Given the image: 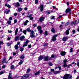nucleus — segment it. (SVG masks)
Returning <instances> with one entry per match:
<instances>
[{"label":"nucleus","instance_id":"f257e3e1","mask_svg":"<svg viewBox=\"0 0 79 79\" xmlns=\"http://www.w3.org/2000/svg\"><path fill=\"white\" fill-rule=\"evenodd\" d=\"M72 79V75H70V74H65L63 77V79Z\"/></svg>","mask_w":79,"mask_h":79},{"label":"nucleus","instance_id":"f03ea898","mask_svg":"<svg viewBox=\"0 0 79 79\" xmlns=\"http://www.w3.org/2000/svg\"><path fill=\"white\" fill-rule=\"evenodd\" d=\"M30 76V75H29V74H27L26 75H25L24 76H23L22 79H27Z\"/></svg>","mask_w":79,"mask_h":79},{"label":"nucleus","instance_id":"7ed1b4c3","mask_svg":"<svg viewBox=\"0 0 79 79\" xmlns=\"http://www.w3.org/2000/svg\"><path fill=\"white\" fill-rule=\"evenodd\" d=\"M58 35L56 34L54 35L52 37V40L53 42H54V41H56V37H57Z\"/></svg>","mask_w":79,"mask_h":79},{"label":"nucleus","instance_id":"20e7f679","mask_svg":"<svg viewBox=\"0 0 79 79\" xmlns=\"http://www.w3.org/2000/svg\"><path fill=\"white\" fill-rule=\"evenodd\" d=\"M44 59L45 60V61H49L51 60V58L49 57L48 56H44Z\"/></svg>","mask_w":79,"mask_h":79},{"label":"nucleus","instance_id":"39448f33","mask_svg":"<svg viewBox=\"0 0 79 79\" xmlns=\"http://www.w3.org/2000/svg\"><path fill=\"white\" fill-rule=\"evenodd\" d=\"M31 35H30V37H31V38H34V37H35V36L34 35V31H31Z\"/></svg>","mask_w":79,"mask_h":79},{"label":"nucleus","instance_id":"423d86ee","mask_svg":"<svg viewBox=\"0 0 79 79\" xmlns=\"http://www.w3.org/2000/svg\"><path fill=\"white\" fill-rule=\"evenodd\" d=\"M45 17H41L39 19V21L40 22V23H42V22H43L44 21V20L45 19Z\"/></svg>","mask_w":79,"mask_h":79},{"label":"nucleus","instance_id":"0eeeda50","mask_svg":"<svg viewBox=\"0 0 79 79\" xmlns=\"http://www.w3.org/2000/svg\"><path fill=\"white\" fill-rule=\"evenodd\" d=\"M71 8H69L66 9L65 13H71Z\"/></svg>","mask_w":79,"mask_h":79},{"label":"nucleus","instance_id":"6e6552de","mask_svg":"<svg viewBox=\"0 0 79 79\" xmlns=\"http://www.w3.org/2000/svg\"><path fill=\"white\" fill-rule=\"evenodd\" d=\"M6 63V64H7L8 63V61L7 62H6V58H4L3 59V61H2V64H3V63Z\"/></svg>","mask_w":79,"mask_h":79},{"label":"nucleus","instance_id":"1a4fd4ad","mask_svg":"<svg viewBox=\"0 0 79 79\" xmlns=\"http://www.w3.org/2000/svg\"><path fill=\"white\" fill-rule=\"evenodd\" d=\"M32 15L30 14L29 16H27V18H29L30 20H32L34 19V17H32Z\"/></svg>","mask_w":79,"mask_h":79},{"label":"nucleus","instance_id":"9d476101","mask_svg":"<svg viewBox=\"0 0 79 79\" xmlns=\"http://www.w3.org/2000/svg\"><path fill=\"white\" fill-rule=\"evenodd\" d=\"M39 8L40 9V10L41 11V12H42V11H43V10H44V5H41L40 7H39Z\"/></svg>","mask_w":79,"mask_h":79},{"label":"nucleus","instance_id":"9b49d317","mask_svg":"<svg viewBox=\"0 0 79 79\" xmlns=\"http://www.w3.org/2000/svg\"><path fill=\"white\" fill-rule=\"evenodd\" d=\"M28 43H29V40H27L24 43V44L23 45V47H26V46H27Z\"/></svg>","mask_w":79,"mask_h":79},{"label":"nucleus","instance_id":"f8f14e48","mask_svg":"<svg viewBox=\"0 0 79 79\" xmlns=\"http://www.w3.org/2000/svg\"><path fill=\"white\" fill-rule=\"evenodd\" d=\"M24 39H25V36L24 35H23L19 38L20 40L21 41H23Z\"/></svg>","mask_w":79,"mask_h":79},{"label":"nucleus","instance_id":"ddd939ff","mask_svg":"<svg viewBox=\"0 0 79 79\" xmlns=\"http://www.w3.org/2000/svg\"><path fill=\"white\" fill-rule=\"evenodd\" d=\"M14 5L16 7H18V6H20V4H19V2H18L16 3H14Z\"/></svg>","mask_w":79,"mask_h":79},{"label":"nucleus","instance_id":"4468645a","mask_svg":"<svg viewBox=\"0 0 79 79\" xmlns=\"http://www.w3.org/2000/svg\"><path fill=\"white\" fill-rule=\"evenodd\" d=\"M60 54L62 56H64L66 54V52H65L62 51L60 52Z\"/></svg>","mask_w":79,"mask_h":79},{"label":"nucleus","instance_id":"2eb2a0df","mask_svg":"<svg viewBox=\"0 0 79 79\" xmlns=\"http://www.w3.org/2000/svg\"><path fill=\"white\" fill-rule=\"evenodd\" d=\"M68 39V38L67 37H64L63 38L62 40L63 41H64V42H66V41Z\"/></svg>","mask_w":79,"mask_h":79},{"label":"nucleus","instance_id":"dca6fc26","mask_svg":"<svg viewBox=\"0 0 79 79\" xmlns=\"http://www.w3.org/2000/svg\"><path fill=\"white\" fill-rule=\"evenodd\" d=\"M29 23V21L27 20L24 23H23V24L24 26H26V25H27V23Z\"/></svg>","mask_w":79,"mask_h":79},{"label":"nucleus","instance_id":"f3484780","mask_svg":"<svg viewBox=\"0 0 79 79\" xmlns=\"http://www.w3.org/2000/svg\"><path fill=\"white\" fill-rule=\"evenodd\" d=\"M76 21H74L71 23V26H74V25H76Z\"/></svg>","mask_w":79,"mask_h":79},{"label":"nucleus","instance_id":"a211bd4d","mask_svg":"<svg viewBox=\"0 0 79 79\" xmlns=\"http://www.w3.org/2000/svg\"><path fill=\"white\" fill-rule=\"evenodd\" d=\"M8 79H13V78L11 77V74L10 73L8 76Z\"/></svg>","mask_w":79,"mask_h":79},{"label":"nucleus","instance_id":"6ab92c4d","mask_svg":"<svg viewBox=\"0 0 79 79\" xmlns=\"http://www.w3.org/2000/svg\"><path fill=\"white\" fill-rule=\"evenodd\" d=\"M61 72L60 71H56L54 72V74H59Z\"/></svg>","mask_w":79,"mask_h":79},{"label":"nucleus","instance_id":"aec40b11","mask_svg":"<svg viewBox=\"0 0 79 79\" xmlns=\"http://www.w3.org/2000/svg\"><path fill=\"white\" fill-rule=\"evenodd\" d=\"M42 59H43V57L42 56H40L38 58V60L39 61H40V60H42Z\"/></svg>","mask_w":79,"mask_h":79},{"label":"nucleus","instance_id":"412c9836","mask_svg":"<svg viewBox=\"0 0 79 79\" xmlns=\"http://www.w3.org/2000/svg\"><path fill=\"white\" fill-rule=\"evenodd\" d=\"M23 8L19 7V8H18V12H20V11H22V10H23Z\"/></svg>","mask_w":79,"mask_h":79},{"label":"nucleus","instance_id":"4be33fe9","mask_svg":"<svg viewBox=\"0 0 79 79\" xmlns=\"http://www.w3.org/2000/svg\"><path fill=\"white\" fill-rule=\"evenodd\" d=\"M51 31L53 33H55L56 32V31H55V29H54V28H52L51 29Z\"/></svg>","mask_w":79,"mask_h":79},{"label":"nucleus","instance_id":"5701e85b","mask_svg":"<svg viewBox=\"0 0 79 79\" xmlns=\"http://www.w3.org/2000/svg\"><path fill=\"white\" fill-rule=\"evenodd\" d=\"M18 32V29L16 28V30L15 31V35H17Z\"/></svg>","mask_w":79,"mask_h":79},{"label":"nucleus","instance_id":"b1692460","mask_svg":"<svg viewBox=\"0 0 79 79\" xmlns=\"http://www.w3.org/2000/svg\"><path fill=\"white\" fill-rule=\"evenodd\" d=\"M70 28H69L66 31V35H68L69 34V31H70Z\"/></svg>","mask_w":79,"mask_h":79},{"label":"nucleus","instance_id":"393cba45","mask_svg":"<svg viewBox=\"0 0 79 79\" xmlns=\"http://www.w3.org/2000/svg\"><path fill=\"white\" fill-rule=\"evenodd\" d=\"M55 71V70H54V69H51V72H49V73H50V74H52V73H53V72H54Z\"/></svg>","mask_w":79,"mask_h":79},{"label":"nucleus","instance_id":"a878e982","mask_svg":"<svg viewBox=\"0 0 79 79\" xmlns=\"http://www.w3.org/2000/svg\"><path fill=\"white\" fill-rule=\"evenodd\" d=\"M23 63V60H20L19 63V65H21V64H22Z\"/></svg>","mask_w":79,"mask_h":79},{"label":"nucleus","instance_id":"bb28decb","mask_svg":"<svg viewBox=\"0 0 79 79\" xmlns=\"http://www.w3.org/2000/svg\"><path fill=\"white\" fill-rule=\"evenodd\" d=\"M5 6H7L8 8H11V6L10 5L7 4V3H6L5 4Z\"/></svg>","mask_w":79,"mask_h":79},{"label":"nucleus","instance_id":"cd10ccee","mask_svg":"<svg viewBox=\"0 0 79 79\" xmlns=\"http://www.w3.org/2000/svg\"><path fill=\"white\" fill-rule=\"evenodd\" d=\"M15 40L16 41L19 40V36H16L15 38Z\"/></svg>","mask_w":79,"mask_h":79},{"label":"nucleus","instance_id":"c85d7f7f","mask_svg":"<svg viewBox=\"0 0 79 79\" xmlns=\"http://www.w3.org/2000/svg\"><path fill=\"white\" fill-rule=\"evenodd\" d=\"M25 57H24V55H21L20 56V59H24Z\"/></svg>","mask_w":79,"mask_h":79},{"label":"nucleus","instance_id":"c756f323","mask_svg":"<svg viewBox=\"0 0 79 79\" xmlns=\"http://www.w3.org/2000/svg\"><path fill=\"white\" fill-rule=\"evenodd\" d=\"M15 50H18V45H16L15 46Z\"/></svg>","mask_w":79,"mask_h":79},{"label":"nucleus","instance_id":"7c9ffc66","mask_svg":"<svg viewBox=\"0 0 79 79\" xmlns=\"http://www.w3.org/2000/svg\"><path fill=\"white\" fill-rule=\"evenodd\" d=\"M23 33L25 34V35H26V33H27V31L26 30H24L23 31Z\"/></svg>","mask_w":79,"mask_h":79},{"label":"nucleus","instance_id":"2f4dec72","mask_svg":"<svg viewBox=\"0 0 79 79\" xmlns=\"http://www.w3.org/2000/svg\"><path fill=\"white\" fill-rule=\"evenodd\" d=\"M10 68L12 69H15V66H14V65H12L11 66Z\"/></svg>","mask_w":79,"mask_h":79},{"label":"nucleus","instance_id":"473e14b6","mask_svg":"<svg viewBox=\"0 0 79 79\" xmlns=\"http://www.w3.org/2000/svg\"><path fill=\"white\" fill-rule=\"evenodd\" d=\"M37 29H38L39 31L40 30H41V29H42V27H41L40 26H38L37 27Z\"/></svg>","mask_w":79,"mask_h":79},{"label":"nucleus","instance_id":"72a5a7b5","mask_svg":"<svg viewBox=\"0 0 79 79\" xmlns=\"http://www.w3.org/2000/svg\"><path fill=\"white\" fill-rule=\"evenodd\" d=\"M40 71H39L38 72L35 73V75H38V74H40Z\"/></svg>","mask_w":79,"mask_h":79},{"label":"nucleus","instance_id":"f704fd0d","mask_svg":"<svg viewBox=\"0 0 79 79\" xmlns=\"http://www.w3.org/2000/svg\"><path fill=\"white\" fill-rule=\"evenodd\" d=\"M30 71H31V69H27V73H29V72H30Z\"/></svg>","mask_w":79,"mask_h":79},{"label":"nucleus","instance_id":"c9c22d12","mask_svg":"<svg viewBox=\"0 0 79 79\" xmlns=\"http://www.w3.org/2000/svg\"><path fill=\"white\" fill-rule=\"evenodd\" d=\"M27 31L28 32H31V30L30 29V28H28L27 29Z\"/></svg>","mask_w":79,"mask_h":79},{"label":"nucleus","instance_id":"e433bc0d","mask_svg":"<svg viewBox=\"0 0 79 79\" xmlns=\"http://www.w3.org/2000/svg\"><path fill=\"white\" fill-rule=\"evenodd\" d=\"M48 45V43H45L43 45V46L44 47H47V45Z\"/></svg>","mask_w":79,"mask_h":79},{"label":"nucleus","instance_id":"4c0bfd02","mask_svg":"<svg viewBox=\"0 0 79 79\" xmlns=\"http://www.w3.org/2000/svg\"><path fill=\"white\" fill-rule=\"evenodd\" d=\"M48 64L49 65V66H52L53 64H52V63L49 62L48 63Z\"/></svg>","mask_w":79,"mask_h":79},{"label":"nucleus","instance_id":"58836bf2","mask_svg":"<svg viewBox=\"0 0 79 79\" xmlns=\"http://www.w3.org/2000/svg\"><path fill=\"white\" fill-rule=\"evenodd\" d=\"M39 31H40V34H42V32H43V31L42 30H40Z\"/></svg>","mask_w":79,"mask_h":79},{"label":"nucleus","instance_id":"ea45409f","mask_svg":"<svg viewBox=\"0 0 79 79\" xmlns=\"http://www.w3.org/2000/svg\"><path fill=\"white\" fill-rule=\"evenodd\" d=\"M51 19H55V18L54 16H51Z\"/></svg>","mask_w":79,"mask_h":79},{"label":"nucleus","instance_id":"a19ab883","mask_svg":"<svg viewBox=\"0 0 79 79\" xmlns=\"http://www.w3.org/2000/svg\"><path fill=\"white\" fill-rule=\"evenodd\" d=\"M44 35H48V32H47V31H46L44 33Z\"/></svg>","mask_w":79,"mask_h":79},{"label":"nucleus","instance_id":"79ce46f5","mask_svg":"<svg viewBox=\"0 0 79 79\" xmlns=\"http://www.w3.org/2000/svg\"><path fill=\"white\" fill-rule=\"evenodd\" d=\"M20 50L21 51V52H23V51L24 50V48H20Z\"/></svg>","mask_w":79,"mask_h":79},{"label":"nucleus","instance_id":"37998d69","mask_svg":"<svg viewBox=\"0 0 79 79\" xmlns=\"http://www.w3.org/2000/svg\"><path fill=\"white\" fill-rule=\"evenodd\" d=\"M9 12H10V10H6V11L5 12L6 14H7V13H9Z\"/></svg>","mask_w":79,"mask_h":79},{"label":"nucleus","instance_id":"c03bdc74","mask_svg":"<svg viewBox=\"0 0 79 79\" xmlns=\"http://www.w3.org/2000/svg\"><path fill=\"white\" fill-rule=\"evenodd\" d=\"M7 24H11V22L9 20L7 21Z\"/></svg>","mask_w":79,"mask_h":79},{"label":"nucleus","instance_id":"a18cd8bd","mask_svg":"<svg viewBox=\"0 0 79 79\" xmlns=\"http://www.w3.org/2000/svg\"><path fill=\"white\" fill-rule=\"evenodd\" d=\"M67 66V64H66V63H64V65H63V66H64V67H66Z\"/></svg>","mask_w":79,"mask_h":79},{"label":"nucleus","instance_id":"49530a36","mask_svg":"<svg viewBox=\"0 0 79 79\" xmlns=\"http://www.w3.org/2000/svg\"><path fill=\"white\" fill-rule=\"evenodd\" d=\"M35 4H37L38 3V0H35Z\"/></svg>","mask_w":79,"mask_h":79},{"label":"nucleus","instance_id":"de8ad7c7","mask_svg":"<svg viewBox=\"0 0 79 79\" xmlns=\"http://www.w3.org/2000/svg\"><path fill=\"white\" fill-rule=\"evenodd\" d=\"M73 34H75L76 33V31L74 30H73Z\"/></svg>","mask_w":79,"mask_h":79},{"label":"nucleus","instance_id":"09e8293b","mask_svg":"<svg viewBox=\"0 0 79 79\" xmlns=\"http://www.w3.org/2000/svg\"><path fill=\"white\" fill-rule=\"evenodd\" d=\"M17 15H18L17 13H15L14 14V16H17Z\"/></svg>","mask_w":79,"mask_h":79},{"label":"nucleus","instance_id":"8fccbe9b","mask_svg":"<svg viewBox=\"0 0 79 79\" xmlns=\"http://www.w3.org/2000/svg\"><path fill=\"white\" fill-rule=\"evenodd\" d=\"M52 12H53V11H49L47 12V13L48 14H50V13H52Z\"/></svg>","mask_w":79,"mask_h":79},{"label":"nucleus","instance_id":"3c124183","mask_svg":"<svg viewBox=\"0 0 79 79\" xmlns=\"http://www.w3.org/2000/svg\"><path fill=\"white\" fill-rule=\"evenodd\" d=\"M6 67V65H3L2 66V68L3 69L4 68H5Z\"/></svg>","mask_w":79,"mask_h":79},{"label":"nucleus","instance_id":"603ef678","mask_svg":"<svg viewBox=\"0 0 79 79\" xmlns=\"http://www.w3.org/2000/svg\"><path fill=\"white\" fill-rule=\"evenodd\" d=\"M17 23V20L15 19L14 20V24H15Z\"/></svg>","mask_w":79,"mask_h":79},{"label":"nucleus","instance_id":"864d4df0","mask_svg":"<svg viewBox=\"0 0 79 79\" xmlns=\"http://www.w3.org/2000/svg\"><path fill=\"white\" fill-rule=\"evenodd\" d=\"M9 19L10 20H12V19H13V18H12V17H10Z\"/></svg>","mask_w":79,"mask_h":79},{"label":"nucleus","instance_id":"5fc2aeb1","mask_svg":"<svg viewBox=\"0 0 79 79\" xmlns=\"http://www.w3.org/2000/svg\"><path fill=\"white\" fill-rule=\"evenodd\" d=\"M64 63H66V62H67V60H64Z\"/></svg>","mask_w":79,"mask_h":79},{"label":"nucleus","instance_id":"6e6d98bb","mask_svg":"<svg viewBox=\"0 0 79 79\" xmlns=\"http://www.w3.org/2000/svg\"><path fill=\"white\" fill-rule=\"evenodd\" d=\"M73 48H71L70 49V52H73Z\"/></svg>","mask_w":79,"mask_h":79},{"label":"nucleus","instance_id":"4d7b16f0","mask_svg":"<svg viewBox=\"0 0 79 79\" xmlns=\"http://www.w3.org/2000/svg\"><path fill=\"white\" fill-rule=\"evenodd\" d=\"M3 73H4V72H0V75H2V74H3Z\"/></svg>","mask_w":79,"mask_h":79},{"label":"nucleus","instance_id":"13d9d810","mask_svg":"<svg viewBox=\"0 0 79 79\" xmlns=\"http://www.w3.org/2000/svg\"><path fill=\"white\" fill-rule=\"evenodd\" d=\"M63 15H60L59 16V18L60 19V18H62V17H63Z\"/></svg>","mask_w":79,"mask_h":79},{"label":"nucleus","instance_id":"bf43d9fd","mask_svg":"<svg viewBox=\"0 0 79 79\" xmlns=\"http://www.w3.org/2000/svg\"><path fill=\"white\" fill-rule=\"evenodd\" d=\"M3 45V44H3V43L2 42V41H0V45L2 44Z\"/></svg>","mask_w":79,"mask_h":79},{"label":"nucleus","instance_id":"052dcab7","mask_svg":"<svg viewBox=\"0 0 79 79\" xmlns=\"http://www.w3.org/2000/svg\"><path fill=\"white\" fill-rule=\"evenodd\" d=\"M8 32L9 33H11L12 32V31H11V30H8Z\"/></svg>","mask_w":79,"mask_h":79},{"label":"nucleus","instance_id":"680f3d73","mask_svg":"<svg viewBox=\"0 0 79 79\" xmlns=\"http://www.w3.org/2000/svg\"><path fill=\"white\" fill-rule=\"evenodd\" d=\"M11 59H12V57L11 56H10L9 59L8 60V61L10 60H11Z\"/></svg>","mask_w":79,"mask_h":79},{"label":"nucleus","instance_id":"e2e57ef3","mask_svg":"<svg viewBox=\"0 0 79 79\" xmlns=\"http://www.w3.org/2000/svg\"><path fill=\"white\" fill-rule=\"evenodd\" d=\"M69 22H67L65 24V26H68V25H69Z\"/></svg>","mask_w":79,"mask_h":79},{"label":"nucleus","instance_id":"0e129e2a","mask_svg":"<svg viewBox=\"0 0 79 79\" xmlns=\"http://www.w3.org/2000/svg\"><path fill=\"white\" fill-rule=\"evenodd\" d=\"M8 46H10V45H11V44L10 43H8L7 44Z\"/></svg>","mask_w":79,"mask_h":79},{"label":"nucleus","instance_id":"69168bd1","mask_svg":"<svg viewBox=\"0 0 79 79\" xmlns=\"http://www.w3.org/2000/svg\"><path fill=\"white\" fill-rule=\"evenodd\" d=\"M28 48H31V45H28Z\"/></svg>","mask_w":79,"mask_h":79},{"label":"nucleus","instance_id":"338daca9","mask_svg":"<svg viewBox=\"0 0 79 79\" xmlns=\"http://www.w3.org/2000/svg\"><path fill=\"white\" fill-rule=\"evenodd\" d=\"M51 57L53 58H54V57H55V55H52L51 56Z\"/></svg>","mask_w":79,"mask_h":79},{"label":"nucleus","instance_id":"774afa93","mask_svg":"<svg viewBox=\"0 0 79 79\" xmlns=\"http://www.w3.org/2000/svg\"><path fill=\"white\" fill-rule=\"evenodd\" d=\"M78 61H79V60ZM77 66H79V62H77Z\"/></svg>","mask_w":79,"mask_h":79}]
</instances>
